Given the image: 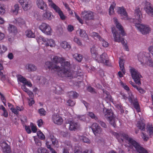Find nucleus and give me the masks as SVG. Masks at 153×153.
Here are the masks:
<instances>
[{"mask_svg":"<svg viewBox=\"0 0 153 153\" xmlns=\"http://www.w3.org/2000/svg\"><path fill=\"white\" fill-rule=\"evenodd\" d=\"M67 29L68 32H71L74 30V27L73 26L69 25H68Z\"/></svg>","mask_w":153,"mask_h":153,"instance_id":"59","label":"nucleus"},{"mask_svg":"<svg viewBox=\"0 0 153 153\" xmlns=\"http://www.w3.org/2000/svg\"><path fill=\"white\" fill-rule=\"evenodd\" d=\"M97 122L101 125V126L104 128H106L107 126L106 123L103 121L97 120Z\"/></svg>","mask_w":153,"mask_h":153,"instance_id":"50","label":"nucleus"},{"mask_svg":"<svg viewBox=\"0 0 153 153\" xmlns=\"http://www.w3.org/2000/svg\"><path fill=\"white\" fill-rule=\"evenodd\" d=\"M137 57L138 60L140 62L141 64L145 63L150 67L153 66V61L148 53L140 52L138 54Z\"/></svg>","mask_w":153,"mask_h":153,"instance_id":"4","label":"nucleus"},{"mask_svg":"<svg viewBox=\"0 0 153 153\" xmlns=\"http://www.w3.org/2000/svg\"><path fill=\"white\" fill-rule=\"evenodd\" d=\"M55 91L56 93L59 94H62L63 92L62 89L58 86H57L55 88Z\"/></svg>","mask_w":153,"mask_h":153,"instance_id":"39","label":"nucleus"},{"mask_svg":"<svg viewBox=\"0 0 153 153\" xmlns=\"http://www.w3.org/2000/svg\"><path fill=\"white\" fill-rule=\"evenodd\" d=\"M26 36L28 37L34 38L35 34L30 30H27L25 31Z\"/></svg>","mask_w":153,"mask_h":153,"instance_id":"34","label":"nucleus"},{"mask_svg":"<svg viewBox=\"0 0 153 153\" xmlns=\"http://www.w3.org/2000/svg\"><path fill=\"white\" fill-rule=\"evenodd\" d=\"M91 129L95 135H97L98 134H100L102 132V128L97 123H94L92 124Z\"/></svg>","mask_w":153,"mask_h":153,"instance_id":"12","label":"nucleus"},{"mask_svg":"<svg viewBox=\"0 0 153 153\" xmlns=\"http://www.w3.org/2000/svg\"><path fill=\"white\" fill-rule=\"evenodd\" d=\"M52 120L54 123L58 125H61L63 123V120L62 118L58 114L53 115Z\"/></svg>","mask_w":153,"mask_h":153,"instance_id":"15","label":"nucleus"},{"mask_svg":"<svg viewBox=\"0 0 153 153\" xmlns=\"http://www.w3.org/2000/svg\"><path fill=\"white\" fill-rule=\"evenodd\" d=\"M128 94H129V97H127L126 94H125L123 93H121V96L122 97V98L123 99H124L125 100H127V99H128V97H129V95L131 96V94H132L131 92H130Z\"/></svg>","mask_w":153,"mask_h":153,"instance_id":"62","label":"nucleus"},{"mask_svg":"<svg viewBox=\"0 0 153 153\" xmlns=\"http://www.w3.org/2000/svg\"><path fill=\"white\" fill-rule=\"evenodd\" d=\"M134 98V96L132 94H131V96L129 95L128 97V100L132 104L134 108L136 110L137 112H140V105L138 101L137 98Z\"/></svg>","mask_w":153,"mask_h":153,"instance_id":"9","label":"nucleus"},{"mask_svg":"<svg viewBox=\"0 0 153 153\" xmlns=\"http://www.w3.org/2000/svg\"><path fill=\"white\" fill-rule=\"evenodd\" d=\"M34 98H28V103L29 106H31L35 103V102L33 100Z\"/></svg>","mask_w":153,"mask_h":153,"instance_id":"56","label":"nucleus"},{"mask_svg":"<svg viewBox=\"0 0 153 153\" xmlns=\"http://www.w3.org/2000/svg\"><path fill=\"white\" fill-rule=\"evenodd\" d=\"M96 60L98 61L99 62L104 63L106 65H108L109 60L107 55L105 53H103L100 55L99 59L97 58V60Z\"/></svg>","mask_w":153,"mask_h":153,"instance_id":"13","label":"nucleus"},{"mask_svg":"<svg viewBox=\"0 0 153 153\" xmlns=\"http://www.w3.org/2000/svg\"><path fill=\"white\" fill-rule=\"evenodd\" d=\"M61 47L64 49H70L71 48V46L66 41H62L61 44Z\"/></svg>","mask_w":153,"mask_h":153,"instance_id":"30","label":"nucleus"},{"mask_svg":"<svg viewBox=\"0 0 153 153\" xmlns=\"http://www.w3.org/2000/svg\"><path fill=\"white\" fill-rule=\"evenodd\" d=\"M39 113L41 116H44L45 115L46 111L43 108H41L39 109Z\"/></svg>","mask_w":153,"mask_h":153,"instance_id":"49","label":"nucleus"},{"mask_svg":"<svg viewBox=\"0 0 153 153\" xmlns=\"http://www.w3.org/2000/svg\"><path fill=\"white\" fill-rule=\"evenodd\" d=\"M3 152L4 153H10L11 152L10 148L8 145L5 142L2 143L1 144Z\"/></svg>","mask_w":153,"mask_h":153,"instance_id":"20","label":"nucleus"},{"mask_svg":"<svg viewBox=\"0 0 153 153\" xmlns=\"http://www.w3.org/2000/svg\"><path fill=\"white\" fill-rule=\"evenodd\" d=\"M22 7L23 10L25 11H27L30 9L32 6V4L31 1L29 0L27 1L25 5L23 4Z\"/></svg>","mask_w":153,"mask_h":153,"instance_id":"25","label":"nucleus"},{"mask_svg":"<svg viewBox=\"0 0 153 153\" xmlns=\"http://www.w3.org/2000/svg\"><path fill=\"white\" fill-rule=\"evenodd\" d=\"M120 83L121 85L124 88V89L128 92L130 91V89L126 85V84L123 83L122 81H120Z\"/></svg>","mask_w":153,"mask_h":153,"instance_id":"47","label":"nucleus"},{"mask_svg":"<svg viewBox=\"0 0 153 153\" xmlns=\"http://www.w3.org/2000/svg\"><path fill=\"white\" fill-rule=\"evenodd\" d=\"M7 50V48L6 47L3 45L1 47L0 45V54H2L4 53Z\"/></svg>","mask_w":153,"mask_h":153,"instance_id":"54","label":"nucleus"},{"mask_svg":"<svg viewBox=\"0 0 153 153\" xmlns=\"http://www.w3.org/2000/svg\"><path fill=\"white\" fill-rule=\"evenodd\" d=\"M118 20H114V22L117 28L118 29L119 31L120 32V34L117 33L114 30L115 29L114 28H112V31L113 33V36L115 41L119 42H121L124 46V49L126 51H128V47L126 43H125L124 39L123 38L120 37V34L122 36H124L126 35L125 33L123 28L121 24L118 21Z\"/></svg>","mask_w":153,"mask_h":153,"instance_id":"3","label":"nucleus"},{"mask_svg":"<svg viewBox=\"0 0 153 153\" xmlns=\"http://www.w3.org/2000/svg\"><path fill=\"white\" fill-rule=\"evenodd\" d=\"M134 23L137 30L142 34H146L149 33L151 30V28L147 25L141 24L140 20H134Z\"/></svg>","mask_w":153,"mask_h":153,"instance_id":"6","label":"nucleus"},{"mask_svg":"<svg viewBox=\"0 0 153 153\" xmlns=\"http://www.w3.org/2000/svg\"><path fill=\"white\" fill-rule=\"evenodd\" d=\"M51 140L53 146H56L58 145V141L56 138Z\"/></svg>","mask_w":153,"mask_h":153,"instance_id":"55","label":"nucleus"},{"mask_svg":"<svg viewBox=\"0 0 153 153\" xmlns=\"http://www.w3.org/2000/svg\"><path fill=\"white\" fill-rule=\"evenodd\" d=\"M147 131L149 132V135L150 137L153 136V127L151 126H147Z\"/></svg>","mask_w":153,"mask_h":153,"instance_id":"42","label":"nucleus"},{"mask_svg":"<svg viewBox=\"0 0 153 153\" xmlns=\"http://www.w3.org/2000/svg\"><path fill=\"white\" fill-rule=\"evenodd\" d=\"M130 72L131 75L135 83L139 85L141 84V78L142 76L138 71L134 68L129 66Z\"/></svg>","mask_w":153,"mask_h":153,"instance_id":"7","label":"nucleus"},{"mask_svg":"<svg viewBox=\"0 0 153 153\" xmlns=\"http://www.w3.org/2000/svg\"><path fill=\"white\" fill-rule=\"evenodd\" d=\"M124 61L121 58H119V64L120 70L122 71L124 74L126 73V70L124 67Z\"/></svg>","mask_w":153,"mask_h":153,"instance_id":"24","label":"nucleus"},{"mask_svg":"<svg viewBox=\"0 0 153 153\" xmlns=\"http://www.w3.org/2000/svg\"><path fill=\"white\" fill-rule=\"evenodd\" d=\"M80 124L77 121L72 120L69 123V129L71 131H75L79 128Z\"/></svg>","mask_w":153,"mask_h":153,"instance_id":"14","label":"nucleus"},{"mask_svg":"<svg viewBox=\"0 0 153 153\" xmlns=\"http://www.w3.org/2000/svg\"><path fill=\"white\" fill-rule=\"evenodd\" d=\"M112 134L116 137L118 141L121 143L123 142L124 139L127 140L129 144L132 147H134L139 153H149L148 151L141 146L138 143L132 138L129 137L127 134L124 133L119 134L113 131L112 132Z\"/></svg>","mask_w":153,"mask_h":153,"instance_id":"2","label":"nucleus"},{"mask_svg":"<svg viewBox=\"0 0 153 153\" xmlns=\"http://www.w3.org/2000/svg\"><path fill=\"white\" fill-rule=\"evenodd\" d=\"M41 39L43 42V44L45 46L48 47L50 46L51 47H54L55 45L54 41L52 39H45L42 36L41 37Z\"/></svg>","mask_w":153,"mask_h":153,"instance_id":"11","label":"nucleus"},{"mask_svg":"<svg viewBox=\"0 0 153 153\" xmlns=\"http://www.w3.org/2000/svg\"><path fill=\"white\" fill-rule=\"evenodd\" d=\"M33 137L36 145L39 146H41L42 144L39 140L35 136H33Z\"/></svg>","mask_w":153,"mask_h":153,"instance_id":"51","label":"nucleus"},{"mask_svg":"<svg viewBox=\"0 0 153 153\" xmlns=\"http://www.w3.org/2000/svg\"><path fill=\"white\" fill-rule=\"evenodd\" d=\"M97 50V48L94 45H93L91 48V52L92 56L95 60H97V56L98 55Z\"/></svg>","mask_w":153,"mask_h":153,"instance_id":"19","label":"nucleus"},{"mask_svg":"<svg viewBox=\"0 0 153 153\" xmlns=\"http://www.w3.org/2000/svg\"><path fill=\"white\" fill-rule=\"evenodd\" d=\"M27 93L30 98H34L33 94L31 91L29 90Z\"/></svg>","mask_w":153,"mask_h":153,"instance_id":"64","label":"nucleus"},{"mask_svg":"<svg viewBox=\"0 0 153 153\" xmlns=\"http://www.w3.org/2000/svg\"><path fill=\"white\" fill-rule=\"evenodd\" d=\"M79 34V36L83 38L84 40H87L88 39V35L84 30L80 29Z\"/></svg>","mask_w":153,"mask_h":153,"instance_id":"29","label":"nucleus"},{"mask_svg":"<svg viewBox=\"0 0 153 153\" xmlns=\"http://www.w3.org/2000/svg\"><path fill=\"white\" fill-rule=\"evenodd\" d=\"M69 97L70 98H76L78 97L79 94L76 92L71 91L68 93Z\"/></svg>","mask_w":153,"mask_h":153,"instance_id":"33","label":"nucleus"},{"mask_svg":"<svg viewBox=\"0 0 153 153\" xmlns=\"http://www.w3.org/2000/svg\"><path fill=\"white\" fill-rule=\"evenodd\" d=\"M67 105L70 106H74L75 104V101L72 100L71 99L68 100L67 102Z\"/></svg>","mask_w":153,"mask_h":153,"instance_id":"52","label":"nucleus"},{"mask_svg":"<svg viewBox=\"0 0 153 153\" xmlns=\"http://www.w3.org/2000/svg\"><path fill=\"white\" fill-rule=\"evenodd\" d=\"M79 138L83 142L87 143H91L90 140L85 136H81Z\"/></svg>","mask_w":153,"mask_h":153,"instance_id":"41","label":"nucleus"},{"mask_svg":"<svg viewBox=\"0 0 153 153\" xmlns=\"http://www.w3.org/2000/svg\"><path fill=\"white\" fill-rule=\"evenodd\" d=\"M53 62L47 61L45 67L51 71H56L61 77H71L72 73L70 70L71 64L68 61L65 62L63 58L55 56L53 58Z\"/></svg>","mask_w":153,"mask_h":153,"instance_id":"1","label":"nucleus"},{"mask_svg":"<svg viewBox=\"0 0 153 153\" xmlns=\"http://www.w3.org/2000/svg\"><path fill=\"white\" fill-rule=\"evenodd\" d=\"M116 4L114 2H113L112 4L111 5L109 9L110 15L113 14L114 12V8Z\"/></svg>","mask_w":153,"mask_h":153,"instance_id":"36","label":"nucleus"},{"mask_svg":"<svg viewBox=\"0 0 153 153\" xmlns=\"http://www.w3.org/2000/svg\"><path fill=\"white\" fill-rule=\"evenodd\" d=\"M53 17L52 13L48 10H46L42 15V17L44 19H51Z\"/></svg>","mask_w":153,"mask_h":153,"instance_id":"23","label":"nucleus"},{"mask_svg":"<svg viewBox=\"0 0 153 153\" xmlns=\"http://www.w3.org/2000/svg\"><path fill=\"white\" fill-rule=\"evenodd\" d=\"M28 0H19V2L22 7V6H23V4L25 5Z\"/></svg>","mask_w":153,"mask_h":153,"instance_id":"60","label":"nucleus"},{"mask_svg":"<svg viewBox=\"0 0 153 153\" xmlns=\"http://www.w3.org/2000/svg\"><path fill=\"white\" fill-rule=\"evenodd\" d=\"M88 114L92 119H94L97 121L98 120V118L92 112H88Z\"/></svg>","mask_w":153,"mask_h":153,"instance_id":"45","label":"nucleus"},{"mask_svg":"<svg viewBox=\"0 0 153 153\" xmlns=\"http://www.w3.org/2000/svg\"><path fill=\"white\" fill-rule=\"evenodd\" d=\"M27 69L30 71H34L36 70V68L34 65L32 64H28L27 65Z\"/></svg>","mask_w":153,"mask_h":153,"instance_id":"35","label":"nucleus"},{"mask_svg":"<svg viewBox=\"0 0 153 153\" xmlns=\"http://www.w3.org/2000/svg\"><path fill=\"white\" fill-rule=\"evenodd\" d=\"M51 8H53L56 12L58 13L61 19H65V16L63 12L58 6L55 4L52 6Z\"/></svg>","mask_w":153,"mask_h":153,"instance_id":"16","label":"nucleus"},{"mask_svg":"<svg viewBox=\"0 0 153 153\" xmlns=\"http://www.w3.org/2000/svg\"><path fill=\"white\" fill-rule=\"evenodd\" d=\"M87 89L88 91L91 93L94 94L96 93L94 88H92L90 86H88Z\"/></svg>","mask_w":153,"mask_h":153,"instance_id":"53","label":"nucleus"},{"mask_svg":"<svg viewBox=\"0 0 153 153\" xmlns=\"http://www.w3.org/2000/svg\"><path fill=\"white\" fill-rule=\"evenodd\" d=\"M18 80L21 82L25 84H27L28 81L27 79L21 75L18 78Z\"/></svg>","mask_w":153,"mask_h":153,"instance_id":"40","label":"nucleus"},{"mask_svg":"<svg viewBox=\"0 0 153 153\" xmlns=\"http://www.w3.org/2000/svg\"><path fill=\"white\" fill-rule=\"evenodd\" d=\"M10 109L12 111V112L15 114H18V111H17L16 108L15 109L13 107H11Z\"/></svg>","mask_w":153,"mask_h":153,"instance_id":"63","label":"nucleus"},{"mask_svg":"<svg viewBox=\"0 0 153 153\" xmlns=\"http://www.w3.org/2000/svg\"><path fill=\"white\" fill-rule=\"evenodd\" d=\"M52 32V30L51 27L49 25L48 26L46 29L45 30V31L43 32V33L47 35H51Z\"/></svg>","mask_w":153,"mask_h":153,"instance_id":"32","label":"nucleus"},{"mask_svg":"<svg viewBox=\"0 0 153 153\" xmlns=\"http://www.w3.org/2000/svg\"><path fill=\"white\" fill-rule=\"evenodd\" d=\"M48 25L45 23H42L40 25L39 28L40 30L43 32V31H45V30L46 29Z\"/></svg>","mask_w":153,"mask_h":153,"instance_id":"37","label":"nucleus"},{"mask_svg":"<svg viewBox=\"0 0 153 153\" xmlns=\"http://www.w3.org/2000/svg\"><path fill=\"white\" fill-rule=\"evenodd\" d=\"M74 153H94L91 149H87L82 152L81 148L78 146H76L74 148Z\"/></svg>","mask_w":153,"mask_h":153,"instance_id":"18","label":"nucleus"},{"mask_svg":"<svg viewBox=\"0 0 153 153\" xmlns=\"http://www.w3.org/2000/svg\"><path fill=\"white\" fill-rule=\"evenodd\" d=\"M91 36L97 38L99 39V41L101 39H102V38L100 35L97 33L93 32L91 33Z\"/></svg>","mask_w":153,"mask_h":153,"instance_id":"43","label":"nucleus"},{"mask_svg":"<svg viewBox=\"0 0 153 153\" xmlns=\"http://www.w3.org/2000/svg\"><path fill=\"white\" fill-rule=\"evenodd\" d=\"M43 121L42 119L38 120L37 121V125L39 127H40L43 125Z\"/></svg>","mask_w":153,"mask_h":153,"instance_id":"61","label":"nucleus"},{"mask_svg":"<svg viewBox=\"0 0 153 153\" xmlns=\"http://www.w3.org/2000/svg\"><path fill=\"white\" fill-rule=\"evenodd\" d=\"M94 13L90 11L84 10L81 13V16L83 19H94Z\"/></svg>","mask_w":153,"mask_h":153,"instance_id":"10","label":"nucleus"},{"mask_svg":"<svg viewBox=\"0 0 153 153\" xmlns=\"http://www.w3.org/2000/svg\"><path fill=\"white\" fill-rule=\"evenodd\" d=\"M136 125L137 127L143 131L145 130V124L142 121H138Z\"/></svg>","mask_w":153,"mask_h":153,"instance_id":"28","label":"nucleus"},{"mask_svg":"<svg viewBox=\"0 0 153 153\" xmlns=\"http://www.w3.org/2000/svg\"><path fill=\"white\" fill-rule=\"evenodd\" d=\"M73 40L74 42L76 43L78 45L82 46V44L79 39L76 36L74 37Z\"/></svg>","mask_w":153,"mask_h":153,"instance_id":"44","label":"nucleus"},{"mask_svg":"<svg viewBox=\"0 0 153 153\" xmlns=\"http://www.w3.org/2000/svg\"><path fill=\"white\" fill-rule=\"evenodd\" d=\"M19 9V7L18 4H16L12 7L11 12L14 15H17Z\"/></svg>","mask_w":153,"mask_h":153,"instance_id":"26","label":"nucleus"},{"mask_svg":"<svg viewBox=\"0 0 153 153\" xmlns=\"http://www.w3.org/2000/svg\"><path fill=\"white\" fill-rule=\"evenodd\" d=\"M36 3L38 7L41 10H44L45 7H47V4L43 0H37Z\"/></svg>","mask_w":153,"mask_h":153,"instance_id":"22","label":"nucleus"},{"mask_svg":"<svg viewBox=\"0 0 153 153\" xmlns=\"http://www.w3.org/2000/svg\"><path fill=\"white\" fill-rule=\"evenodd\" d=\"M64 143L65 146H68L69 147L72 148V145L70 141L66 140Z\"/></svg>","mask_w":153,"mask_h":153,"instance_id":"58","label":"nucleus"},{"mask_svg":"<svg viewBox=\"0 0 153 153\" xmlns=\"http://www.w3.org/2000/svg\"><path fill=\"white\" fill-rule=\"evenodd\" d=\"M101 42V44L102 46L105 48L108 47V46L109 44L108 43L104 40V39L102 38V39L100 40Z\"/></svg>","mask_w":153,"mask_h":153,"instance_id":"48","label":"nucleus"},{"mask_svg":"<svg viewBox=\"0 0 153 153\" xmlns=\"http://www.w3.org/2000/svg\"><path fill=\"white\" fill-rule=\"evenodd\" d=\"M37 134L38 137L40 139L44 140L45 139V135L40 130L37 131Z\"/></svg>","mask_w":153,"mask_h":153,"instance_id":"38","label":"nucleus"},{"mask_svg":"<svg viewBox=\"0 0 153 153\" xmlns=\"http://www.w3.org/2000/svg\"><path fill=\"white\" fill-rule=\"evenodd\" d=\"M118 13L120 14L121 16H123L125 18H126L127 19H128V14L127 13L124 7H118Z\"/></svg>","mask_w":153,"mask_h":153,"instance_id":"21","label":"nucleus"},{"mask_svg":"<svg viewBox=\"0 0 153 153\" xmlns=\"http://www.w3.org/2000/svg\"><path fill=\"white\" fill-rule=\"evenodd\" d=\"M104 116L110 123L114 127L116 126L115 118L113 112L111 109H108L106 108L103 109Z\"/></svg>","mask_w":153,"mask_h":153,"instance_id":"5","label":"nucleus"},{"mask_svg":"<svg viewBox=\"0 0 153 153\" xmlns=\"http://www.w3.org/2000/svg\"><path fill=\"white\" fill-rule=\"evenodd\" d=\"M74 58L78 62H81L83 58L82 56L77 53H76L73 55Z\"/></svg>","mask_w":153,"mask_h":153,"instance_id":"31","label":"nucleus"},{"mask_svg":"<svg viewBox=\"0 0 153 153\" xmlns=\"http://www.w3.org/2000/svg\"><path fill=\"white\" fill-rule=\"evenodd\" d=\"M136 89L141 94H143L146 92L145 90L139 86H137Z\"/></svg>","mask_w":153,"mask_h":153,"instance_id":"57","label":"nucleus"},{"mask_svg":"<svg viewBox=\"0 0 153 153\" xmlns=\"http://www.w3.org/2000/svg\"><path fill=\"white\" fill-rule=\"evenodd\" d=\"M8 30L10 33L13 36L16 35L18 33L17 28L15 26L11 24H9Z\"/></svg>","mask_w":153,"mask_h":153,"instance_id":"17","label":"nucleus"},{"mask_svg":"<svg viewBox=\"0 0 153 153\" xmlns=\"http://www.w3.org/2000/svg\"><path fill=\"white\" fill-rule=\"evenodd\" d=\"M5 5L2 4H0V14H3L5 11Z\"/></svg>","mask_w":153,"mask_h":153,"instance_id":"46","label":"nucleus"},{"mask_svg":"<svg viewBox=\"0 0 153 153\" xmlns=\"http://www.w3.org/2000/svg\"><path fill=\"white\" fill-rule=\"evenodd\" d=\"M142 4L145 5L144 9L146 12L149 15L153 17V7L151 3L147 1H145Z\"/></svg>","mask_w":153,"mask_h":153,"instance_id":"8","label":"nucleus"},{"mask_svg":"<svg viewBox=\"0 0 153 153\" xmlns=\"http://www.w3.org/2000/svg\"><path fill=\"white\" fill-rule=\"evenodd\" d=\"M134 14L136 19H141L142 16L139 8H136Z\"/></svg>","mask_w":153,"mask_h":153,"instance_id":"27","label":"nucleus"}]
</instances>
